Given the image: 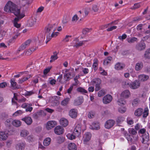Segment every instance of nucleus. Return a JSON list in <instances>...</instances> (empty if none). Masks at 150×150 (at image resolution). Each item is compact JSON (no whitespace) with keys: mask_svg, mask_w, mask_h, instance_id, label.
Segmentation results:
<instances>
[{"mask_svg":"<svg viewBox=\"0 0 150 150\" xmlns=\"http://www.w3.org/2000/svg\"><path fill=\"white\" fill-rule=\"evenodd\" d=\"M8 134L6 132L1 131L0 132V140H4L7 139Z\"/></svg>","mask_w":150,"mask_h":150,"instance_id":"18","label":"nucleus"},{"mask_svg":"<svg viewBox=\"0 0 150 150\" xmlns=\"http://www.w3.org/2000/svg\"><path fill=\"white\" fill-rule=\"evenodd\" d=\"M143 63L141 62L137 63L135 65V69L136 71H139L141 70L143 67Z\"/></svg>","mask_w":150,"mask_h":150,"instance_id":"28","label":"nucleus"},{"mask_svg":"<svg viewBox=\"0 0 150 150\" xmlns=\"http://www.w3.org/2000/svg\"><path fill=\"white\" fill-rule=\"evenodd\" d=\"M69 100L70 98H66L61 102V105L63 106H66L68 104Z\"/></svg>","mask_w":150,"mask_h":150,"instance_id":"34","label":"nucleus"},{"mask_svg":"<svg viewBox=\"0 0 150 150\" xmlns=\"http://www.w3.org/2000/svg\"><path fill=\"white\" fill-rule=\"evenodd\" d=\"M29 134V132L26 130L23 129L21 131L20 136L23 137H25Z\"/></svg>","mask_w":150,"mask_h":150,"instance_id":"29","label":"nucleus"},{"mask_svg":"<svg viewBox=\"0 0 150 150\" xmlns=\"http://www.w3.org/2000/svg\"><path fill=\"white\" fill-rule=\"evenodd\" d=\"M130 95L129 91L128 90H126L122 93L121 96L125 98H127L129 97Z\"/></svg>","mask_w":150,"mask_h":150,"instance_id":"17","label":"nucleus"},{"mask_svg":"<svg viewBox=\"0 0 150 150\" xmlns=\"http://www.w3.org/2000/svg\"><path fill=\"white\" fill-rule=\"evenodd\" d=\"M140 83L137 80H136L131 83L130 88L132 89H136L139 88L140 86Z\"/></svg>","mask_w":150,"mask_h":150,"instance_id":"10","label":"nucleus"},{"mask_svg":"<svg viewBox=\"0 0 150 150\" xmlns=\"http://www.w3.org/2000/svg\"><path fill=\"white\" fill-rule=\"evenodd\" d=\"M12 120L11 119H7L5 122V124L6 126L9 127L11 125V121Z\"/></svg>","mask_w":150,"mask_h":150,"instance_id":"46","label":"nucleus"},{"mask_svg":"<svg viewBox=\"0 0 150 150\" xmlns=\"http://www.w3.org/2000/svg\"><path fill=\"white\" fill-rule=\"evenodd\" d=\"M149 109L147 108H145L144 111L143 112V117L145 118L147 117L149 114Z\"/></svg>","mask_w":150,"mask_h":150,"instance_id":"40","label":"nucleus"},{"mask_svg":"<svg viewBox=\"0 0 150 150\" xmlns=\"http://www.w3.org/2000/svg\"><path fill=\"white\" fill-rule=\"evenodd\" d=\"M73 134L75 135L76 137H78L81 133V132H79L78 130L76 129H74L73 132Z\"/></svg>","mask_w":150,"mask_h":150,"instance_id":"54","label":"nucleus"},{"mask_svg":"<svg viewBox=\"0 0 150 150\" xmlns=\"http://www.w3.org/2000/svg\"><path fill=\"white\" fill-rule=\"evenodd\" d=\"M112 59V58L111 57H108L107 59H105L103 62V64L105 65H107L110 62Z\"/></svg>","mask_w":150,"mask_h":150,"instance_id":"39","label":"nucleus"},{"mask_svg":"<svg viewBox=\"0 0 150 150\" xmlns=\"http://www.w3.org/2000/svg\"><path fill=\"white\" fill-rule=\"evenodd\" d=\"M140 101V100L138 98H136L134 99L132 101V106H135L138 104Z\"/></svg>","mask_w":150,"mask_h":150,"instance_id":"37","label":"nucleus"},{"mask_svg":"<svg viewBox=\"0 0 150 150\" xmlns=\"http://www.w3.org/2000/svg\"><path fill=\"white\" fill-rule=\"evenodd\" d=\"M30 77H31L30 75H29L26 78H23L21 79H19V82H18L19 83H21V84L22 83L24 82L27 80L28 79L30 78Z\"/></svg>","mask_w":150,"mask_h":150,"instance_id":"42","label":"nucleus"},{"mask_svg":"<svg viewBox=\"0 0 150 150\" xmlns=\"http://www.w3.org/2000/svg\"><path fill=\"white\" fill-rule=\"evenodd\" d=\"M69 115L72 118H76L77 116V110L76 109H72L69 112Z\"/></svg>","mask_w":150,"mask_h":150,"instance_id":"11","label":"nucleus"},{"mask_svg":"<svg viewBox=\"0 0 150 150\" xmlns=\"http://www.w3.org/2000/svg\"><path fill=\"white\" fill-rule=\"evenodd\" d=\"M41 115V112H38L34 113L33 115V117L34 118L37 119Z\"/></svg>","mask_w":150,"mask_h":150,"instance_id":"41","label":"nucleus"},{"mask_svg":"<svg viewBox=\"0 0 150 150\" xmlns=\"http://www.w3.org/2000/svg\"><path fill=\"white\" fill-rule=\"evenodd\" d=\"M59 33L58 32H54L51 33V35H50V39H47V41L46 42V43H47L52 38L55 37Z\"/></svg>","mask_w":150,"mask_h":150,"instance_id":"38","label":"nucleus"},{"mask_svg":"<svg viewBox=\"0 0 150 150\" xmlns=\"http://www.w3.org/2000/svg\"><path fill=\"white\" fill-rule=\"evenodd\" d=\"M8 116V114L6 113L3 112L1 113L0 115V118L2 120H4L5 118H7Z\"/></svg>","mask_w":150,"mask_h":150,"instance_id":"43","label":"nucleus"},{"mask_svg":"<svg viewBox=\"0 0 150 150\" xmlns=\"http://www.w3.org/2000/svg\"><path fill=\"white\" fill-rule=\"evenodd\" d=\"M92 9L94 12H97L99 10V7L97 4H93L92 5Z\"/></svg>","mask_w":150,"mask_h":150,"instance_id":"45","label":"nucleus"},{"mask_svg":"<svg viewBox=\"0 0 150 150\" xmlns=\"http://www.w3.org/2000/svg\"><path fill=\"white\" fill-rule=\"evenodd\" d=\"M53 55H52L50 57V59H51L50 60V63L54 61L58 58L57 56V52H53Z\"/></svg>","mask_w":150,"mask_h":150,"instance_id":"26","label":"nucleus"},{"mask_svg":"<svg viewBox=\"0 0 150 150\" xmlns=\"http://www.w3.org/2000/svg\"><path fill=\"white\" fill-rule=\"evenodd\" d=\"M11 86L12 89L13 90H16L19 88V86L17 85L16 82L15 81L14 79H11L10 81Z\"/></svg>","mask_w":150,"mask_h":150,"instance_id":"19","label":"nucleus"},{"mask_svg":"<svg viewBox=\"0 0 150 150\" xmlns=\"http://www.w3.org/2000/svg\"><path fill=\"white\" fill-rule=\"evenodd\" d=\"M75 75L74 73H72L71 72H69L64 74V78L66 81H67L73 77Z\"/></svg>","mask_w":150,"mask_h":150,"instance_id":"9","label":"nucleus"},{"mask_svg":"<svg viewBox=\"0 0 150 150\" xmlns=\"http://www.w3.org/2000/svg\"><path fill=\"white\" fill-rule=\"evenodd\" d=\"M126 40L129 43H132L137 42V38L134 37H133L132 38H128Z\"/></svg>","mask_w":150,"mask_h":150,"instance_id":"31","label":"nucleus"},{"mask_svg":"<svg viewBox=\"0 0 150 150\" xmlns=\"http://www.w3.org/2000/svg\"><path fill=\"white\" fill-rule=\"evenodd\" d=\"M65 138L63 137L59 136L57 138L56 142L57 143L60 144L64 141Z\"/></svg>","mask_w":150,"mask_h":150,"instance_id":"32","label":"nucleus"},{"mask_svg":"<svg viewBox=\"0 0 150 150\" xmlns=\"http://www.w3.org/2000/svg\"><path fill=\"white\" fill-rule=\"evenodd\" d=\"M144 110L143 109L139 108L136 109L134 112V115L137 116H140L143 112Z\"/></svg>","mask_w":150,"mask_h":150,"instance_id":"20","label":"nucleus"},{"mask_svg":"<svg viewBox=\"0 0 150 150\" xmlns=\"http://www.w3.org/2000/svg\"><path fill=\"white\" fill-rule=\"evenodd\" d=\"M83 97H79L74 100V105H80L83 102Z\"/></svg>","mask_w":150,"mask_h":150,"instance_id":"12","label":"nucleus"},{"mask_svg":"<svg viewBox=\"0 0 150 150\" xmlns=\"http://www.w3.org/2000/svg\"><path fill=\"white\" fill-rule=\"evenodd\" d=\"M51 139L50 137L45 138L43 142L44 145L45 146H48L50 143Z\"/></svg>","mask_w":150,"mask_h":150,"instance_id":"30","label":"nucleus"},{"mask_svg":"<svg viewBox=\"0 0 150 150\" xmlns=\"http://www.w3.org/2000/svg\"><path fill=\"white\" fill-rule=\"evenodd\" d=\"M115 68L117 70H122L125 67V65L123 64H121L118 62L115 65Z\"/></svg>","mask_w":150,"mask_h":150,"instance_id":"25","label":"nucleus"},{"mask_svg":"<svg viewBox=\"0 0 150 150\" xmlns=\"http://www.w3.org/2000/svg\"><path fill=\"white\" fill-rule=\"evenodd\" d=\"M124 118L122 117H120L117 118L116 121L117 123H120L124 120Z\"/></svg>","mask_w":150,"mask_h":150,"instance_id":"53","label":"nucleus"},{"mask_svg":"<svg viewBox=\"0 0 150 150\" xmlns=\"http://www.w3.org/2000/svg\"><path fill=\"white\" fill-rule=\"evenodd\" d=\"M94 62L93 63V67L94 70L95 71L96 70L98 69L97 66L98 65V61L97 59H95L93 60Z\"/></svg>","mask_w":150,"mask_h":150,"instance_id":"33","label":"nucleus"},{"mask_svg":"<svg viewBox=\"0 0 150 150\" xmlns=\"http://www.w3.org/2000/svg\"><path fill=\"white\" fill-rule=\"evenodd\" d=\"M51 67H48L47 68H46L43 71V73L45 75H46L49 72H50V69L51 68Z\"/></svg>","mask_w":150,"mask_h":150,"instance_id":"57","label":"nucleus"},{"mask_svg":"<svg viewBox=\"0 0 150 150\" xmlns=\"http://www.w3.org/2000/svg\"><path fill=\"white\" fill-rule=\"evenodd\" d=\"M127 37V35L125 34H123L122 36H119L118 37V38L120 40H123L126 38Z\"/></svg>","mask_w":150,"mask_h":150,"instance_id":"60","label":"nucleus"},{"mask_svg":"<svg viewBox=\"0 0 150 150\" xmlns=\"http://www.w3.org/2000/svg\"><path fill=\"white\" fill-rule=\"evenodd\" d=\"M7 86V83L6 82H4L0 83V88H4Z\"/></svg>","mask_w":150,"mask_h":150,"instance_id":"64","label":"nucleus"},{"mask_svg":"<svg viewBox=\"0 0 150 150\" xmlns=\"http://www.w3.org/2000/svg\"><path fill=\"white\" fill-rule=\"evenodd\" d=\"M36 22V20L35 18H34V19H32L29 21V26L31 27L33 26L35 24Z\"/></svg>","mask_w":150,"mask_h":150,"instance_id":"49","label":"nucleus"},{"mask_svg":"<svg viewBox=\"0 0 150 150\" xmlns=\"http://www.w3.org/2000/svg\"><path fill=\"white\" fill-rule=\"evenodd\" d=\"M138 78L139 80L142 81H144L148 79L149 77L148 75L142 74L139 75Z\"/></svg>","mask_w":150,"mask_h":150,"instance_id":"21","label":"nucleus"},{"mask_svg":"<svg viewBox=\"0 0 150 150\" xmlns=\"http://www.w3.org/2000/svg\"><path fill=\"white\" fill-rule=\"evenodd\" d=\"M91 134L90 133L87 132L85 133L83 136V142L84 143L88 141L91 139Z\"/></svg>","mask_w":150,"mask_h":150,"instance_id":"14","label":"nucleus"},{"mask_svg":"<svg viewBox=\"0 0 150 150\" xmlns=\"http://www.w3.org/2000/svg\"><path fill=\"white\" fill-rule=\"evenodd\" d=\"M115 123V121L112 120H109L105 123V127L106 128L109 129L113 126Z\"/></svg>","mask_w":150,"mask_h":150,"instance_id":"6","label":"nucleus"},{"mask_svg":"<svg viewBox=\"0 0 150 150\" xmlns=\"http://www.w3.org/2000/svg\"><path fill=\"white\" fill-rule=\"evenodd\" d=\"M93 85L95 84V90L98 91L100 88V84L101 83V80L99 78H97L93 80L92 81Z\"/></svg>","mask_w":150,"mask_h":150,"instance_id":"3","label":"nucleus"},{"mask_svg":"<svg viewBox=\"0 0 150 150\" xmlns=\"http://www.w3.org/2000/svg\"><path fill=\"white\" fill-rule=\"evenodd\" d=\"M21 120L24 121L28 125H30L33 122L31 118L29 116L23 118Z\"/></svg>","mask_w":150,"mask_h":150,"instance_id":"15","label":"nucleus"},{"mask_svg":"<svg viewBox=\"0 0 150 150\" xmlns=\"http://www.w3.org/2000/svg\"><path fill=\"white\" fill-rule=\"evenodd\" d=\"M95 115V112L93 111H91L88 112V116L89 118L91 119L94 117Z\"/></svg>","mask_w":150,"mask_h":150,"instance_id":"36","label":"nucleus"},{"mask_svg":"<svg viewBox=\"0 0 150 150\" xmlns=\"http://www.w3.org/2000/svg\"><path fill=\"white\" fill-rule=\"evenodd\" d=\"M126 109L124 107H121L118 109V111L121 113H124L126 111Z\"/></svg>","mask_w":150,"mask_h":150,"instance_id":"56","label":"nucleus"},{"mask_svg":"<svg viewBox=\"0 0 150 150\" xmlns=\"http://www.w3.org/2000/svg\"><path fill=\"white\" fill-rule=\"evenodd\" d=\"M112 99V96L109 94L105 96L103 99V102L104 104H108L110 103Z\"/></svg>","mask_w":150,"mask_h":150,"instance_id":"4","label":"nucleus"},{"mask_svg":"<svg viewBox=\"0 0 150 150\" xmlns=\"http://www.w3.org/2000/svg\"><path fill=\"white\" fill-rule=\"evenodd\" d=\"M100 128L99 124L98 122L93 123L90 127L91 129L94 130H98Z\"/></svg>","mask_w":150,"mask_h":150,"instance_id":"22","label":"nucleus"},{"mask_svg":"<svg viewBox=\"0 0 150 150\" xmlns=\"http://www.w3.org/2000/svg\"><path fill=\"white\" fill-rule=\"evenodd\" d=\"M142 142L143 144H146L149 140V136L148 133H145L142 135Z\"/></svg>","mask_w":150,"mask_h":150,"instance_id":"13","label":"nucleus"},{"mask_svg":"<svg viewBox=\"0 0 150 150\" xmlns=\"http://www.w3.org/2000/svg\"><path fill=\"white\" fill-rule=\"evenodd\" d=\"M32 105L31 103H25L22 105L21 107L23 108H26L28 107L31 106Z\"/></svg>","mask_w":150,"mask_h":150,"instance_id":"59","label":"nucleus"},{"mask_svg":"<svg viewBox=\"0 0 150 150\" xmlns=\"http://www.w3.org/2000/svg\"><path fill=\"white\" fill-rule=\"evenodd\" d=\"M117 28V26H111L110 28H108L107 29V30L108 31H111L113 30H114L115 29Z\"/></svg>","mask_w":150,"mask_h":150,"instance_id":"61","label":"nucleus"},{"mask_svg":"<svg viewBox=\"0 0 150 150\" xmlns=\"http://www.w3.org/2000/svg\"><path fill=\"white\" fill-rule=\"evenodd\" d=\"M83 44V41H81L79 43H77L76 42L75 44L73 45L74 47H78L82 46Z\"/></svg>","mask_w":150,"mask_h":150,"instance_id":"52","label":"nucleus"},{"mask_svg":"<svg viewBox=\"0 0 150 150\" xmlns=\"http://www.w3.org/2000/svg\"><path fill=\"white\" fill-rule=\"evenodd\" d=\"M25 143L23 142H21L18 143L16 146L17 150H23L25 147Z\"/></svg>","mask_w":150,"mask_h":150,"instance_id":"16","label":"nucleus"},{"mask_svg":"<svg viewBox=\"0 0 150 150\" xmlns=\"http://www.w3.org/2000/svg\"><path fill=\"white\" fill-rule=\"evenodd\" d=\"M64 131V128L61 126H57L54 129L55 133L57 135H60L63 134Z\"/></svg>","mask_w":150,"mask_h":150,"instance_id":"7","label":"nucleus"},{"mask_svg":"<svg viewBox=\"0 0 150 150\" xmlns=\"http://www.w3.org/2000/svg\"><path fill=\"white\" fill-rule=\"evenodd\" d=\"M56 29V26L54 24L49 25L45 28V36L47 39H50V35L52 32H54Z\"/></svg>","mask_w":150,"mask_h":150,"instance_id":"2","label":"nucleus"},{"mask_svg":"<svg viewBox=\"0 0 150 150\" xmlns=\"http://www.w3.org/2000/svg\"><path fill=\"white\" fill-rule=\"evenodd\" d=\"M146 47L145 44L143 41H141L136 45V49L139 51L144 50Z\"/></svg>","mask_w":150,"mask_h":150,"instance_id":"8","label":"nucleus"},{"mask_svg":"<svg viewBox=\"0 0 150 150\" xmlns=\"http://www.w3.org/2000/svg\"><path fill=\"white\" fill-rule=\"evenodd\" d=\"M144 57L146 59H150V48L147 49L145 52Z\"/></svg>","mask_w":150,"mask_h":150,"instance_id":"35","label":"nucleus"},{"mask_svg":"<svg viewBox=\"0 0 150 150\" xmlns=\"http://www.w3.org/2000/svg\"><path fill=\"white\" fill-rule=\"evenodd\" d=\"M23 112L21 110H19L16 112L13 115V116H16L19 115L21 114Z\"/></svg>","mask_w":150,"mask_h":150,"instance_id":"58","label":"nucleus"},{"mask_svg":"<svg viewBox=\"0 0 150 150\" xmlns=\"http://www.w3.org/2000/svg\"><path fill=\"white\" fill-rule=\"evenodd\" d=\"M78 19L79 17L76 14H75L72 17V21L73 22H76Z\"/></svg>","mask_w":150,"mask_h":150,"instance_id":"62","label":"nucleus"},{"mask_svg":"<svg viewBox=\"0 0 150 150\" xmlns=\"http://www.w3.org/2000/svg\"><path fill=\"white\" fill-rule=\"evenodd\" d=\"M12 124L14 126L18 127L21 125V122L20 120H15L12 122Z\"/></svg>","mask_w":150,"mask_h":150,"instance_id":"27","label":"nucleus"},{"mask_svg":"<svg viewBox=\"0 0 150 150\" xmlns=\"http://www.w3.org/2000/svg\"><path fill=\"white\" fill-rule=\"evenodd\" d=\"M105 93V91L104 90H101L98 93V96L100 97L104 96Z\"/></svg>","mask_w":150,"mask_h":150,"instance_id":"51","label":"nucleus"},{"mask_svg":"<svg viewBox=\"0 0 150 150\" xmlns=\"http://www.w3.org/2000/svg\"><path fill=\"white\" fill-rule=\"evenodd\" d=\"M68 148L69 150H76L77 146L74 143H70L68 146Z\"/></svg>","mask_w":150,"mask_h":150,"instance_id":"24","label":"nucleus"},{"mask_svg":"<svg viewBox=\"0 0 150 150\" xmlns=\"http://www.w3.org/2000/svg\"><path fill=\"white\" fill-rule=\"evenodd\" d=\"M57 125V122L54 121H48L46 125V128L47 130H49L54 127Z\"/></svg>","mask_w":150,"mask_h":150,"instance_id":"5","label":"nucleus"},{"mask_svg":"<svg viewBox=\"0 0 150 150\" xmlns=\"http://www.w3.org/2000/svg\"><path fill=\"white\" fill-rule=\"evenodd\" d=\"M118 104L119 105H121L122 104L124 105L126 103V101L124 100L119 99L117 101Z\"/></svg>","mask_w":150,"mask_h":150,"instance_id":"50","label":"nucleus"},{"mask_svg":"<svg viewBox=\"0 0 150 150\" xmlns=\"http://www.w3.org/2000/svg\"><path fill=\"white\" fill-rule=\"evenodd\" d=\"M5 11L7 12H11L16 16L14 19L13 24L14 26L17 28L20 27V25L17 23L20 19L23 18L24 14L20 13V8H18L17 6L11 1H8L6 4L4 8Z\"/></svg>","mask_w":150,"mask_h":150,"instance_id":"1","label":"nucleus"},{"mask_svg":"<svg viewBox=\"0 0 150 150\" xmlns=\"http://www.w3.org/2000/svg\"><path fill=\"white\" fill-rule=\"evenodd\" d=\"M26 47L25 46V45H24L23 44L18 48L17 51V53H18L19 52L23 50Z\"/></svg>","mask_w":150,"mask_h":150,"instance_id":"47","label":"nucleus"},{"mask_svg":"<svg viewBox=\"0 0 150 150\" xmlns=\"http://www.w3.org/2000/svg\"><path fill=\"white\" fill-rule=\"evenodd\" d=\"M60 124L64 127H66L68 124V121L66 119L62 118L60 120Z\"/></svg>","mask_w":150,"mask_h":150,"instance_id":"23","label":"nucleus"},{"mask_svg":"<svg viewBox=\"0 0 150 150\" xmlns=\"http://www.w3.org/2000/svg\"><path fill=\"white\" fill-rule=\"evenodd\" d=\"M81 125L79 124H78L76 125L74 129H76L78 130L79 132H81Z\"/></svg>","mask_w":150,"mask_h":150,"instance_id":"63","label":"nucleus"},{"mask_svg":"<svg viewBox=\"0 0 150 150\" xmlns=\"http://www.w3.org/2000/svg\"><path fill=\"white\" fill-rule=\"evenodd\" d=\"M71 37V35H67L63 39L62 41L64 42H68L69 41V38Z\"/></svg>","mask_w":150,"mask_h":150,"instance_id":"55","label":"nucleus"},{"mask_svg":"<svg viewBox=\"0 0 150 150\" xmlns=\"http://www.w3.org/2000/svg\"><path fill=\"white\" fill-rule=\"evenodd\" d=\"M77 91L81 92V93H87V91L86 90H85L83 88H81V87H79L77 89Z\"/></svg>","mask_w":150,"mask_h":150,"instance_id":"44","label":"nucleus"},{"mask_svg":"<svg viewBox=\"0 0 150 150\" xmlns=\"http://www.w3.org/2000/svg\"><path fill=\"white\" fill-rule=\"evenodd\" d=\"M68 138L72 140L75 139L76 137L75 135L73 134H68L67 135Z\"/></svg>","mask_w":150,"mask_h":150,"instance_id":"48","label":"nucleus"}]
</instances>
